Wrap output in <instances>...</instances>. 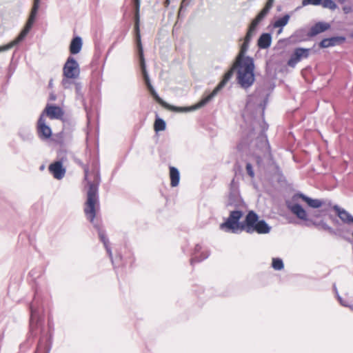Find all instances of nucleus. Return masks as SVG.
<instances>
[{"instance_id":"nucleus-1","label":"nucleus","mask_w":353,"mask_h":353,"mask_svg":"<svg viewBox=\"0 0 353 353\" xmlns=\"http://www.w3.org/2000/svg\"><path fill=\"white\" fill-rule=\"evenodd\" d=\"M268 127L267 123H263L262 129L257 135L254 127L251 128L248 132H244L245 137L241 139L236 146L237 150L243 152H246L247 150L250 152L254 149L259 150V153L253 151L259 165L261 164L262 157L268 160L271 165H276L272 160L270 145L265 134Z\"/></svg>"},{"instance_id":"nucleus-2","label":"nucleus","mask_w":353,"mask_h":353,"mask_svg":"<svg viewBox=\"0 0 353 353\" xmlns=\"http://www.w3.org/2000/svg\"><path fill=\"white\" fill-rule=\"evenodd\" d=\"M101 181L100 174L97 172L95 174L93 181H88V190L87 192V200L85 203L84 213L88 220L90 221L97 230L99 237L103 243L106 252L114 265V261L109 240L105 235V232L101 227V223L97 219L95 220L97 214V208L99 207V185Z\"/></svg>"},{"instance_id":"nucleus-3","label":"nucleus","mask_w":353,"mask_h":353,"mask_svg":"<svg viewBox=\"0 0 353 353\" xmlns=\"http://www.w3.org/2000/svg\"><path fill=\"white\" fill-rule=\"evenodd\" d=\"M138 51V55L139 57V62H140V67L142 72V75L143 80L145 81V85L147 86V88L148 89L149 92H150L151 95L154 97V99L156 100L157 103L161 104L162 106H163L165 108H168L171 110H174L176 112H189L190 111L189 110L190 107L187 108H183V107H176L172 106L165 102L157 94L156 90H154V87L151 84L150 79L148 75V73L146 70V65H145V61L144 59V54H143V49H137Z\"/></svg>"},{"instance_id":"nucleus-4","label":"nucleus","mask_w":353,"mask_h":353,"mask_svg":"<svg viewBox=\"0 0 353 353\" xmlns=\"http://www.w3.org/2000/svg\"><path fill=\"white\" fill-rule=\"evenodd\" d=\"M238 83L243 88H250L254 82V60L246 57L243 61H236Z\"/></svg>"},{"instance_id":"nucleus-5","label":"nucleus","mask_w":353,"mask_h":353,"mask_svg":"<svg viewBox=\"0 0 353 353\" xmlns=\"http://www.w3.org/2000/svg\"><path fill=\"white\" fill-rule=\"evenodd\" d=\"M271 227L263 219L259 220V215L253 210L248 212L242 225L241 230L248 234L256 232L258 234H268L270 232Z\"/></svg>"},{"instance_id":"nucleus-6","label":"nucleus","mask_w":353,"mask_h":353,"mask_svg":"<svg viewBox=\"0 0 353 353\" xmlns=\"http://www.w3.org/2000/svg\"><path fill=\"white\" fill-rule=\"evenodd\" d=\"M40 1L41 0H34L33 1V6L31 10V12L30 14V17L28 18V20L27 21V23L24 28V29L20 32L19 36L12 42L9 43L7 45H5L3 46L0 47V52L3 51H6L14 46L18 45L20 42H21L24 38L26 37L28 33L29 32L30 30L31 29L33 23L35 21L39 8L40 5Z\"/></svg>"},{"instance_id":"nucleus-7","label":"nucleus","mask_w":353,"mask_h":353,"mask_svg":"<svg viewBox=\"0 0 353 353\" xmlns=\"http://www.w3.org/2000/svg\"><path fill=\"white\" fill-rule=\"evenodd\" d=\"M245 205V204L240 195L239 183L234 178L229 185V192L225 201V207L228 210L243 209Z\"/></svg>"},{"instance_id":"nucleus-8","label":"nucleus","mask_w":353,"mask_h":353,"mask_svg":"<svg viewBox=\"0 0 353 353\" xmlns=\"http://www.w3.org/2000/svg\"><path fill=\"white\" fill-rule=\"evenodd\" d=\"M236 69H237L236 61L233 65V66L225 74L223 80L214 89V90L210 94L203 97L199 102H198L195 105L190 106L189 110H198L205 105L208 102H210L217 94V93L225 86L226 83L231 79Z\"/></svg>"},{"instance_id":"nucleus-9","label":"nucleus","mask_w":353,"mask_h":353,"mask_svg":"<svg viewBox=\"0 0 353 353\" xmlns=\"http://www.w3.org/2000/svg\"><path fill=\"white\" fill-rule=\"evenodd\" d=\"M230 215L226 221L220 225V229L226 232L232 231L236 233L238 230H241L242 221L239 220L242 217L243 209H230Z\"/></svg>"},{"instance_id":"nucleus-10","label":"nucleus","mask_w":353,"mask_h":353,"mask_svg":"<svg viewBox=\"0 0 353 353\" xmlns=\"http://www.w3.org/2000/svg\"><path fill=\"white\" fill-rule=\"evenodd\" d=\"M296 199H301L310 208H323L321 212L323 213H325L327 210H329V209L332 208V202L326 199H312L301 192L296 193L293 196V200Z\"/></svg>"},{"instance_id":"nucleus-11","label":"nucleus","mask_w":353,"mask_h":353,"mask_svg":"<svg viewBox=\"0 0 353 353\" xmlns=\"http://www.w3.org/2000/svg\"><path fill=\"white\" fill-rule=\"evenodd\" d=\"M63 74L67 78H77L79 76V65L73 57L70 56L67 59L63 68Z\"/></svg>"},{"instance_id":"nucleus-12","label":"nucleus","mask_w":353,"mask_h":353,"mask_svg":"<svg viewBox=\"0 0 353 353\" xmlns=\"http://www.w3.org/2000/svg\"><path fill=\"white\" fill-rule=\"evenodd\" d=\"M133 5H134V32L135 41H136L137 49H141V48H143V46H142L141 40V34H140V28H139V23H140L139 11H140V5H141L140 0H133Z\"/></svg>"},{"instance_id":"nucleus-13","label":"nucleus","mask_w":353,"mask_h":353,"mask_svg":"<svg viewBox=\"0 0 353 353\" xmlns=\"http://www.w3.org/2000/svg\"><path fill=\"white\" fill-rule=\"evenodd\" d=\"M37 133L39 137L42 140H46L52 136V130L46 123L44 112H43L37 122Z\"/></svg>"},{"instance_id":"nucleus-14","label":"nucleus","mask_w":353,"mask_h":353,"mask_svg":"<svg viewBox=\"0 0 353 353\" xmlns=\"http://www.w3.org/2000/svg\"><path fill=\"white\" fill-rule=\"evenodd\" d=\"M49 172L57 179H61L65 174V168H63L62 162L60 161L51 163L48 167Z\"/></svg>"},{"instance_id":"nucleus-15","label":"nucleus","mask_w":353,"mask_h":353,"mask_svg":"<svg viewBox=\"0 0 353 353\" xmlns=\"http://www.w3.org/2000/svg\"><path fill=\"white\" fill-rule=\"evenodd\" d=\"M287 208L291 211L292 214L301 220H307V214L305 210L299 203H292L287 202Z\"/></svg>"},{"instance_id":"nucleus-16","label":"nucleus","mask_w":353,"mask_h":353,"mask_svg":"<svg viewBox=\"0 0 353 353\" xmlns=\"http://www.w3.org/2000/svg\"><path fill=\"white\" fill-rule=\"evenodd\" d=\"M310 32L307 28H302L296 30L290 37L292 42L299 43L307 41L310 39Z\"/></svg>"},{"instance_id":"nucleus-17","label":"nucleus","mask_w":353,"mask_h":353,"mask_svg":"<svg viewBox=\"0 0 353 353\" xmlns=\"http://www.w3.org/2000/svg\"><path fill=\"white\" fill-rule=\"evenodd\" d=\"M345 41L343 36H336L323 39L319 44L321 48H327L342 44Z\"/></svg>"},{"instance_id":"nucleus-18","label":"nucleus","mask_w":353,"mask_h":353,"mask_svg":"<svg viewBox=\"0 0 353 353\" xmlns=\"http://www.w3.org/2000/svg\"><path fill=\"white\" fill-rule=\"evenodd\" d=\"M43 112H46L47 116L51 119H61L64 114L63 110L60 107L54 105H47Z\"/></svg>"},{"instance_id":"nucleus-19","label":"nucleus","mask_w":353,"mask_h":353,"mask_svg":"<svg viewBox=\"0 0 353 353\" xmlns=\"http://www.w3.org/2000/svg\"><path fill=\"white\" fill-rule=\"evenodd\" d=\"M339 219L345 223H353V216L345 209L340 208L338 205L332 206Z\"/></svg>"},{"instance_id":"nucleus-20","label":"nucleus","mask_w":353,"mask_h":353,"mask_svg":"<svg viewBox=\"0 0 353 353\" xmlns=\"http://www.w3.org/2000/svg\"><path fill=\"white\" fill-rule=\"evenodd\" d=\"M51 341L47 336H42L34 353H49L51 349Z\"/></svg>"},{"instance_id":"nucleus-21","label":"nucleus","mask_w":353,"mask_h":353,"mask_svg":"<svg viewBox=\"0 0 353 353\" xmlns=\"http://www.w3.org/2000/svg\"><path fill=\"white\" fill-rule=\"evenodd\" d=\"M330 28V25L326 22H318L312 26L309 32L311 37H313L318 34L323 32Z\"/></svg>"},{"instance_id":"nucleus-22","label":"nucleus","mask_w":353,"mask_h":353,"mask_svg":"<svg viewBox=\"0 0 353 353\" xmlns=\"http://www.w3.org/2000/svg\"><path fill=\"white\" fill-rule=\"evenodd\" d=\"M30 330L32 332L33 330L37 326L39 323V311L35 307L34 303H32L30 305Z\"/></svg>"},{"instance_id":"nucleus-23","label":"nucleus","mask_w":353,"mask_h":353,"mask_svg":"<svg viewBox=\"0 0 353 353\" xmlns=\"http://www.w3.org/2000/svg\"><path fill=\"white\" fill-rule=\"evenodd\" d=\"M201 250V245L196 244L194 250V256L190 259L191 265H194L196 263H200L203 260L206 259L210 254L209 252H202L199 256H196V254Z\"/></svg>"},{"instance_id":"nucleus-24","label":"nucleus","mask_w":353,"mask_h":353,"mask_svg":"<svg viewBox=\"0 0 353 353\" xmlns=\"http://www.w3.org/2000/svg\"><path fill=\"white\" fill-rule=\"evenodd\" d=\"M82 39L79 36L74 37L70 44L69 50L72 54H78L82 48Z\"/></svg>"},{"instance_id":"nucleus-25","label":"nucleus","mask_w":353,"mask_h":353,"mask_svg":"<svg viewBox=\"0 0 353 353\" xmlns=\"http://www.w3.org/2000/svg\"><path fill=\"white\" fill-rule=\"evenodd\" d=\"M272 43V36L270 33H263L258 39V46L261 49L269 48Z\"/></svg>"},{"instance_id":"nucleus-26","label":"nucleus","mask_w":353,"mask_h":353,"mask_svg":"<svg viewBox=\"0 0 353 353\" xmlns=\"http://www.w3.org/2000/svg\"><path fill=\"white\" fill-rule=\"evenodd\" d=\"M170 185L172 187H176L179 185L180 181V173L176 168L170 166Z\"/></svg>"},{"instance_id":"nucleus-27","label":"nucleus","mask_w":353,"mask_h":353,"mask_svg":"<svg viewBox=\"0 0 353 353\" xmlns=\"http://www.w3.org/2000/svg\"><path fill=\"white\" fill-rule=\"evenodd\" d=\"M313 225L319 230H323L327 231L330 234L333 235H339V230H334L332 228L329 226L325 222L323 221H316L313 223Z\"/></svg>"},{"instance_id":"nucleus-28","label":"nucleus","mask_w":353,"mask_h":353,"mask_svg":"<svg viewBox=\"0 0 353 353\" xmlns=\"http://www.w3.org/2000/svg\"><path fill=\"white\" fill-rule=\"evenodd\" d=\"M290 18V15L288 14H285L282 17L279 18L276 20L273 24L274 28H280L279 32L280 33L282 31V28L285 26Z\"/></svg>"},{"instance_id":"nucleus-29","label":"nucleus","mask_w":353,"mask_h":353,"mask_svg":"<svg viewBox=\"0 0 353 353\" xmlns=\"http://www.w3.org/2000/svg\"><path fill=\"white\" fill-rule=\"evenodd\" d=\"M269 11L265 8H263L256 17L252 21L251 23L253 26L257 27L259 23L266 17Z\"/></svg>"},{"instance_id":"nucleus-30","label":"nucleus","mask_w":353,"mask_h":353,"mask_svg":"<svg viewBox=\"0 0 353 353\" xmlns=\"http://www.w3.org/2000/svg\"><path fill=\"white\" fill-rule=\"evenodd\" d=\"M310 51V48H297L294 50V52L299 58V61H301L302 59H307L309 57Z\"/></svg>"},{"instance_id":"nucleus-31","label":"nucleus","mask_w":353,"mask_h":353,"mask_svg":"<svg viewBox=\"0 0 353 353\" xmlns=\"http://www.w3.org/2000/svg\"><path fill=\"white\" fill-rule=\"evenodd\" d=\"M249 44L250 43L249 42H247V41H243V43H242L241 46V49H240V52H239V54H238L237 57H236V61H243L244 59H245V57L247 56H245V54L246 53V52L248 51V48H249Z\"/></svg>"},{"instance_id":"nucleus-32","label":"nucleus","mask_w":353,"mask_h":353,"mask_svg":"<svg viewBox=\"0 0 353 353\" xmlns=\"http://www.w3.org/2000/svg\"><path fill=\"white\" fill-rule=\"evenodd\" d=\"M166 128L165 121L159 117H157L154 123V129L157 132L159 131H163Z\"/></svg>"},{"instance_id":"nucleus-33","label":"nucleus","mask_w":353,"mask_h":353,"mask_svg":"<svg viewBox=\"0 0 353 353\" xmlns=\"http://www.w3.org/2000/svg\"><path fill=\"white\" fill-rule=\"evenodd\" d=\"M272 267L275 270H281L284 268L283 260L280 258H273L272 262Z\"/></svg>"},{"instance_id":"nucleus-34","label":"nucleus","mask_w":353,"mask_h":353,"mask_svg":"<svg viewBox=\"0 0 353 353\" xmlns=\"http://www.w3.org/2000/svg\"><path fill=\"white\" fill-rule=\"evenodd\" d=\"M321 5L325 8H328L331 10H334L337 8L336 4L333 0H322Z\"/></svg>"},{"instance_id":"nucleus-35","label":"nucleus","mask_w":353,"mask_h":353,"mask_svg":"<svg viewBox=\"0 0 353 353\" xmlns=\"http://www.w3.org/2000/svg\"><path fill=\"white\" fill-rule=\"evenodd\" d=\"M256 27L255 26H253V25L250 24L249 28H248V32L246 33V35L244 38V41H247V42H250L252 37L254 36V34H255V32H256Z\"/></svg>"},{"instance_id":"nucleus-36","label":"nucleus","mask_w":353,"mask_h":353,"mask_svg":"<svg viewBox=\"0 0 353 353\" xmlns=\"http://www.w3.org/2000/svg\"><path fill=\"white\" fill-rule=\"evenodd\" d=\"M74 87L78 99L83 100V94L82 93V84L80 82L74 83Z\"/></svg>"},{"instance_id":"nucleus-37","label":"nucleus","mask_w":353,"mask_h":353,"mask_svg":"<svg viewBox=\"0 0 353 353\" xmlns=\"http://www.w3.org/2000/svg\"><path fill=\"white\" fill-rule=\"evenodd\" d=\"M73 78H67L65 77L61 81V85L64 89H71L72 86H74V82L72 81Z\"/></svg>"},{"instance_id":"nucleus-38","label":"nucleus","mask_w":353,"mask_h":353,"mask_svg":"<svg viewBox=\"0 0 353 353\" xmlns=\"http://www.w3.org/2000/svg\"><path fill=\"white\" fill-rule=\"evenodd\" d=\"M299 61V58L295 55L294 52H293L288 61V65L291 68H294Z\"/></svg>"},{"instance_id":"nucleus-39","label":"nucleus","mask_w":353,"mask_h":353,"mask_svg":"<svg viewBox=\"0 0 353 353\" xmlns=\"http://www.w3.org/2000/svg\"><path fill=\"white\" fill-rule=\"evenodd\" d=\"M333 287H334V291H335V292H336V297H337V299H338L339 301L340 302V303H341L342 305L345 306V307H350V305H348V304H347L345 301H343V299L341 298V296L339 295V292H338V291H337V289H336V288L335 284L334 285V286H333ZM350 307H351V309L353 310V307H351V306H350Z\"/></svg>"},{"instance_id":"nucleus-40","label":"nucleus","mask_w":353,"mask_h":353,"mask_svg":"<svg viewBox=\"0 0 353 353\" xmlns=\"http://www.w3.org/2000/svg\"><path fill=\"white\" fill-rule=\"evenodd\" d=\"M19 134L24 141L29 140L32 137V134L29 131H20Z\"/></svg>"},{"instance_id":"nucleus-41","label":"nucleus","mask_w":353,"mask_h":353,"mask_svg":"<svg viewBox=\"0 0 353 353\" xmlns=\"http://www.w3.org/2000/svg\"><path fill=\"white\" fill-rule=\"evenodd\" d=\"M245 169H246L247 174L251 178H254V171L253 167L250 163H246Z\"/></svg>"},{"instance_id":"nucleus-42","label":"nucleus","mask_w":353,"mask_h":353,"mask_svg":"<svg viewBox=\"0 0 353 353\" xmlns=\"http://www.w3.org/2000/svg\"><path fill=\"white\" fill-rule=\"evenodd\" d=\"M321 1L322 0H303V5L306 6V5L311 4V5H314V6H319V5H321Z\"/></svg>"},{"instance_id":"nucleus-43","label":"nucleus","mask_w":353,"mask_h":353,"mask_svg":"<svg viewBox=\"0 0 353 353\" xmlns=\"http://www.w3.org/2000/svg\"><path fill=\"white\" fill-rule=\"evenodd\" d=\"M79 164L83 167L85 174V180L88 181V172H89V168L88 165H84L81 162H79Z\"/></svg>"},{"instance_id":"nucleus-44","label":"nucleus","mask_w":353,"mask_h":353,"mask_svg":"<svg viewBox=\"0 0 353 353\" xmlns=\"http://www.w3.org/2000/svg\"><path fill=\"white\" fill-rule=\"evenodd\" d=\"M274 2V0H268L264 8H265L266 10H268L270 12V9L273 6Z\"/></svg>"},{"instance_id":"nucleus-45","label":"nucleus","mask_w":353,"mask_h":353,"mask_svg":"<svg viewBox=\"0 0 353 353\" xmlns=\"http://www.w3.org/2000/svg\"><path fill=\"white\" fill-rule=\"evenodd\" d=\"M263 88H270L271 90H273L274 88V84L272 83L270 81H265L264 82Z\"/></svg>"},{"instance_id":"nucleus-46","label":"nucleus","mask_w":353,"mask_h":353,"mask_svg":"<svg viewBox=\"0 0 353 353\" xmlns=\"http://www.w3.org/2000/svg\"><path fill=\"white\" fill-rule=\"evenodd\" d=\"M305 221V225L307 227H310L311 225H313V223L316 222V221L312 220V219H309L307 217V220H304Z\"/></svg>"},{"instance_id":"nucleus-47","label":"nucleus","mask_w":353,"mask_h":353,"mask_svg":"<svg viewBox=\"0 0 353 353\" xmlns=\"http://www.w3.org/2000/svg\"><path fill=\"white\" fill-rule=\"evenodd\" d=\"M343 10L345 14H347L352 10V8L350 6H344Z\"/></svg>"},{"instance_id":"nucleus-48","label":"nucleus","mask_w":353,"mask_h":353,"mask_svg":"<svg viewBox=\"0 0 353 353\" xmlns=\"http://www.w3.org/2000/svg\"><path fill=\"white\" fill-rule=\"evenodd\" d=\"M330 219L332 220V221L334 223H336V224L339 223V221L336 218H334L332 215L330 216Z\"/></svg>"},{"instance_id":"nucleus-49","label":"nucleus","mask_w":353,"mask_h":353,"mask_svg":"<svg viewBox=\"0 0 353 353\" xmlns=\"http://www.w3.org/2000/svg\"><path fill=\"white\" fill-rule=\"evenodd\" d=\"M50 100H52V101H54V100L56 99V96H55L54 94H50Z\"/></svg>"},{"instance_id":"nucleus-50","label":"nucleus","mask_w":353,"mask_h":353,"mask_svg":"<svg viewBox=\"0 0 353 353\" xmlns=\"http://www.w3.org/2000/svg\"><path fill=\"white\" fill-rule=\"evenodd\" d=\"M320 216H321V214H320V213H316V212H315V213L313 214V216H314V217H316V218H319V217H320Z\"/></svg>"},{"instance_id":"nucleus-51","label":"nucleus","mask_w":353,"mask_h":353,"mask_svg":"<svg viewBox=\"0 0 353 353\" xmlns=\"http://www.w3.org/2000/svg\"><path fill=\"white\" fill-rule=\"evenodd\" d=\"M337 1L341 4H343L346 1V0H337Z\"/></svg>"},{"instance_id":"nucleus-52","label":"nucleus","mask_w":353,"mask_h":353,"mask_svg":"<svg viewBox=\"0 0 353 353\" xmlns=\"http://www.w3.org/2000/svg\"><path fill=\"white\" fill-rule=\"evenodd\" d=\"M165 3H166V4H168L169 3V0H166Z\"/></svg>"}]
</instances>
